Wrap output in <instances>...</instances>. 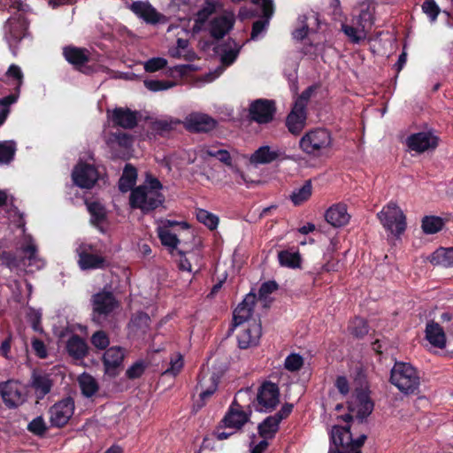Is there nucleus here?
<instances>
[{
	"instance_id": "obj_9",
	"label": "nucleus",
	"mask_w": 453,
	"mask_h": 453,
	"mask_svg": "<svg viewBox=\"0 0 453 453\" xmlns=\"http://www.w3.org/2000/svg\"><path fill=\"white\" fill-rule=\"evenodd\" d=\"M372 409L373 403L370 400L368 394L365 391H358L349 404V413L341 418L349 422L355 417L362 421L372 413Z\"/></svg>"
},
{
	"instance_id": "obj_59",
	"label": "nucleus",
	"mask_w": 453,
	"mask_h": 453,
	"mask_svg": "<svg viewBox=\"0 0 453 453\" xmlns=\"http://www.w3.org/2000/svg\"><path fill=\"white\" fill-rule=\"evenodd\" d=\"M144 372L142 363H135L127 370V376L129 379H136L142 376Z\"/></svg>"
},
{
	"instance_id": "obj_2",
	"label": "nucleus",
	"mask_w": 453,
	"mask_h": 453,
	"mask_svg": "<svg viewBox=\"0 0 453 453\" xmlns=\"http://www.w3.org/2000/svg\"><path fill=\"white\" fill-rule=\"evenodd\" d=\"M19 251L23 255L19 259L10 253L4 255V263L11 270L23 267L27 272L41 270L45 265V261L38 255L37 246L29 234H24Z\"/></svg>"
},
{
	"instance_id": "obj_41",
	"label": "nucleus",
	"mask_w": 453,
	"mask_h": 453,
	"mask_svg": "<svg viewBox=\"0 0 453 453\" xmlns=\"http://www.w3.org/2000/svg\"><path fill=\"white\" fill-rule=\"evenodd\" d=\"M342 30L354 43H358L366 38L365 26L363 24H359L357 27L342 24Z\"/></svg>"
},
{
	"instance_id": "obj_37",
	"label": "nucleus",
	"mask_w": 453,
	"mask_h": 453,
	"mask_svg": "<svg viewBox=\"0 0 453 453\" xmlns=\"http://www.w3.org/2000/svg\"><path fill=\"white\" fill-rule=\"evenodd\" d=\"M66 349L70 356L76 359H80L87 353V344L81 337L73 335L67 341Z\"/></svg>"
},
{
	"instance_id": "obj_11",
	"label": "nucleus",
	"mask_w": 453,
	"mask_h": 453,
	"mask_svg": "<svg viewBox=\"0 0 453 453\" xmlns=\"http://www.w3.org/2000/svg\"><path fill=\"white\" fill-rule=\"evenodd\" d=\"M279 388L272 382H265L259 388L257 395L256 409L258 411H271L279 403Z\"/></svg>"
},
{
	"instance_id": "obj_44",
	"label": "nucleus",
	"mask_w": 453,
	"mask_h": 453,
	"mask_svg": "<svg viewBox=\"0 0 453 453\" xmlns=\"http://www.w3.org/2000/svg\"><path fill=\"white\" fill-rule=\"evenodd\" d=\"M196 219L210 229L216 228L219 224V219L214 214L203 209H198L196 211Z\"/></svg>"
},
{
	"instance_id": "obj_24",
	"label": "nucleus",
	"mask_w": 453,
	"mask_h": 453,
	"mask_svg": "<svg viewBox=\"0 0 453 453\" xmlns=\"http://www.w3.org/2000/svg\"><path fill=\"white\" fill-rule=\"evenodd\" d=\"M425 338L434 348L443 349L446 347V334L442 326L437 322H427L425 330Z\"/></svg>"
},
{
	"instance_id": "obj_12",
	"label": "nucleus",
	"mask_w": 453,
	"mask_h": 453,
	"mask_svg": "<svg viewBox=\"0 0 453 453\" xmlns=\"http://www.w3.org/2000/svg\"><path fill=\"white\" fill-rule=\"evenodd\" d=\"M330 438L335 446L342 447V449L349 448L350 449H355L357 447H361L364 444L366 435L362 434L357 440H353L348 425L345 426L336 425L331 430Z\"/></svg>"
},
{
	"instance_id": "obj_58",
	"label": "nucleus",
	"mask_w": 453,
	"mask_h": 453,
	"mask_svg": "<svg viewBox=\"0 0 453 453\" xmlns=\"http://www.w3.org/2000/svg\"><path fill=\"white\" fill-rule=\"evenodd\" d=\"M150 319V317L143 312L138 313L132 319V326L133 327H141L142 331H145V328L149 327Z\"/></svg>"
},
{
	"instance_id": "obj_3",
	"label": "nucleus",
	"mask_w": 453,
	"mask_h": 453,
	"mask_svg": "<svg viewBox=\"0 0 453 453\" xmlns=\"http://www.w3.org/2000/svg\"><path fill=\"white\" fill-rule=\"evenodd\" d=\"M299 149L311 157H319L330 151L333 136L326 128L316 127L307 131L299 140Z\"/></svg>"
},
{
	"instance_id": "obj_8",
	"label": "nucleus",
	"mask_w": 453,
	"mask_h": 453,
	"mask_svg": "<svg viewBox=\"0 0 453 453\" xmlns=\"http://www.w3.org/2000/svg\"><path fill=\"white\" fill-rule=\"evenodd\" d=\"M76 253L79 257V266L82 270L97 269L104 266V257L98 253L96 247L91 243L84 242L79 243Z\"/></svg>"
},
{
	"instance_id": "obj_46",
	"label": "nucleus",
	"mask_w": 453,
	"mask_h": 453,
	"mask_svg": "<svg viewBox=\"0 0 453 453\" xmlns=\"http://www.w3.org/2000/svg\"><path fill=\"white\" fill-rule=\"evenodd\" d=\"M350 334L357 338L365 336L368 333V326L365 319L356 318L349 325Z\"/></svg>"
},
{
	"instance_id": "obj_64",
	"label": "nucleus",
	"mask_w": 453,
	"mask_h": 453,
	"mask_svg": "<svg viewBox=\"0 0 453 453\" xmlns=\"http://www.w3.org/2000/svg\"><path fill=\"white\" fill-rule=\"evenodd\" d=\"M335 387L337 388L339 392L343 395H346L349 391V382L347 379L343 376H340L336 379Z\"/></svg>"
},
{
	"instance_id": "obj_27",
	"label": "nucleus",
	"mask_w": 453,
	"mask_h": 453,
	"mask_svg": "<svg viewBox=\"0 0 453 453\" xmlns=\"http://www.w3.org/2000/svg\"><path fill=\"white\" fill-rule=\"evenodd\" d=\"M326 220L334 227H340L349 223L350 215L344 203L332 205L325 214Z\"/></svg>"
},
{
	"instance_id": "obj_35",
	"label": "nucleus",
	"mask_w": 453,
	"mask_h": 453,
	"mask_svg": "<svg viewBox=\"0 0 453 453\" xmlns=\"http://www.w3.org/2000/svg\"><path fill=\"white\" fill-rule=\"evenodd\" d=\"M309 20H312L314 24L318 25V15L315 12H311L307 15L299 16V27L296 28L292 33V36L295 40L301 41L307 36L309 32Z\"/></svg>"
},
{
	"instance_id": "obj_55",
	"label": "nucleus",
	"mask_w": 453,
	"mask_h": 453,
	"mask_svg": "<svg viewBox=\"0 0 453 453\" xmlns=\"http://www.w3.org/2000/svg\"><path fill=\"white\" fill-rule=\"evenodd\" d=\"M422 10L430 18L431 21H434L440 12V9L434 0H426L422 5Z\"/></svg>"
},
{
	"instance_id": "obj_16",
	"label": "nucleus",
	"mask_w": 453,
	"mask_h": 453,
	"mask_svg": "<svg viewBox=\"0 0 453 453\" xmlns=\"http://www.w3.org/2000/svg\"><path fill=\"white\" fill-rule=\"evenodd\" d=\"M98 172L89 164L79 163L73 169V182L82 188H91L98 180Z\"/></svg>"
},
{
	"instance_id": "obj_6",
	"label": "nucleus",
	"mask_w": 453,
	"mask_h": 453,
	"mask_svg": "<svg viewBox=\"0 0 453 453\" xmlns=\"http://www.w3.org/2000/svg\"><path fill=\"white\" fill-rule=\"evenodd\" d=\"M377 216L382 226L392 234L399 236L405 231L406 218L395 203H388Z\"/></svg>"
},
{
	"instance_id": "obj_31",
	"label": "nucleus",
	"mask_w": 453,
	"mask_h": 453,
	"mask_svg": "<svg viewBox=\"0 0 453 453\" xmlns=\"http://www.w3.org/2000/svg\"><path fill=\"white\" fill-rule=\"evenodd\" d=\"M32 388L35 389L38 398H43L50 392L53 385L51 374L46 372H34L31 381Z\"/></svg>"
},
{
	"instance_id": "obj_20",
	"label": "nucleus",
	"mask_w": 453,
	"mask_h": 453,
	"mask_svg": "<svg viewBox=\"0 0 453 453\" xmlns=\"http://www.w3.org/2000/svg\"><path fill=\"white\" fill-rule=\"evenodd\" d=\"M262 334L261 324L257 321L249 323L237 335L238 345L241 349L256 346Z\"/></svg>"
},
{
	"instance_id": "obj_21",
	"label": "nucleus",
	"mask_w": 453,
	"mask_h": 453,
	"mask_svg": "<svg viewBox=\"0 0 453 453\" xmlns=\"http://www.w3.org/2000/svg\"><path fill=\"white\" fill-rule=\"evenodd\" d=\"M234 19L233 12H224L222 15L212 19L209 28L211 36L216 39L223 38L232 29Z\"/></svg>"
},
{
	"instance_id": "obj_14",
	"label": "nucleus",
	"mask_w": 453,
	"mask_h": 453,
	"mask_svg": "<svg viewBox=\"0 0 453 453\" xmlns=\"http://www.w3.org/2000/svg\"><path fill=\"white\" fill-rule=\"evenodd\" d=\"M184 127L194 133H207L213 130L217 121L203 112H191L182 121Z\"/></svg>"
},
{
	"instance_id": "obj_36",
	"label": "nucleus",
	"mask_w": 453,
	"mask_h": 453,
	"mask_svg": "<svg viewBox=\"0 0 453 453\" xmlns=\"http://www.w3.org/2000/svg\"><path fill=\"white\" fill-rule=\"evenodd\" d=\"M279 263L281 266L288 268H299L301 265V256L297 250H286L278 254Z\"/></svg>"
},
{
	"instance_id": "obj_18",
	"label": "nucleus",
	"mask_w": 453,
	"mask_h": 453,
	"mask_svg": "<svg viewBox=\"0 0 453 453\" xmlns=\"http://www.w3.org/2000/svg\"><path fill=\"white\" fill-rule=\"evenodd\" d=\"M406 144L411 150L422 153L434 150L438 145V137L431 132H420L410 135Z\"/></svg>"
},
{
	"instance_id": "obj_32",
	"label": "nucleus",
	"mask_w": 453,
	"mask_h": 453,
	"mask_svg": "<svg viewBox=\"0 0 453 453\" xmlns=\"http://www.w3.org/2000/svg\"><path fill=\"white\" fill-rule=\"evenodd\" d=\"M63 53L65 59L80 70L88 62L90 57L88 50L73 46L64 48Z\"/></svg>"
},
{
	"instance_id": "obj_17",
	"label": "nucleus",
	"mask_w": 453,
	"mask_h": 453,
	"mask_svg": "<svg viewBox=\"0 0 453 453\" xmlns=\"http://www.w3.org/2000/svg\"><path fill=\"white\" fill-rule=\"evenodd\" d=\"M288 156L283 149L268 145L261 146L251 154L250 162L252 165H265L270 164L275 160L287 159Z\"/></svg>"
},
{
	"instance_id": "obj_62",
	"label": "nucleus",
	"mask_w": 453,
	"mask_h": 453,
	"mask_svg": "<svg viewBox=\"0 0 453 453\" xmlns=\"http://www.w3.org/2000/svg\"><path fill=\"white\" fill-rule=\"evenodd\" d=\"M7 74L9 76L15 78L18 81V86L16 90H19V87L22 83L23 79V73L19 66L16 65H12L7 71Z\"/></svg>"
},
{
	"instance_id": "obj_45",
	"label": "nucleus",
	"mask_w": 453,
	"mask_h": 453,
	"mask_svg": "<svg viewBox=\"0 0 453 453\" xmlns=\"http://www.w3.org/2000/svg\"><path fill=\"white\" fill-rule=\"evenodd\" d=\"M16 148L13 142H0V163L7 164L12 160Z\"/></svg>"
},
{
	"instance_id": "obj_51",
	"label": "nucleus",
	"mask_w": 453,
	"mask_h": 453,
	"mask_svg": "<svg viewBox=\"0 0 453 453\" xmlns=\"http://www.w3.org/2000/svg\"><path fill=\"white\" fill-rule=\"evenodd\" d=\"M167 60L164 58H152L147 60L143 66L146 72L154 73L165 67Z\"/></svg>"
},
{
	"instance_id": "obj_5",
	"label": "nucleus",
	"mask_w": 453,
	"mask_h": 453,
	"mask_svg": "<svg viewBox=\"0 0 453 453\" xmlns=\"http://www.w3.org/2000/svg\"><path fill=\"white\" fill-rule=\"evenodd\" d=\"M12 9L17 10L19 13L7 20L4 26V38L11 50L15 54L16 46L25 36L27 28V22L24 17V12L27 11V5L19 1H15Z\"/></svg>"
},
{
	"instance_id": "obj_49",
	"label": "nucleus",
	"mask_w": 453,
	"mask_h": 453,
	"mask_svg": "<svg viewBox=\"0 0 453 453\" xmlns=\"http://www.w3.org/2000/svg\"><path fill=\"white\" fill-rule=\"evenodd\" d=\"M87 206L93 222L100 223L104 219V208L99 203L92 202L88 203Z\"/></svg>"
},
{
	"instance_id": "obj_34",
	"label": "nucleus",
	"mask_w": 453,
	"mask_h": 453,
	"mask_svg": "<svg viewBox=\"0 0 453 453\" xmlns=\"http://www.w3.org/2000/svg\"><path fill=\"white\" fill-rule=\"evenodd\" d=\"M431 264L443 267H453V247L439 248L429 257Z\"/></svg>"
},
{
	"instance_id": "obj_15",
	"label": "nucleus",
	"mask_w": 453,
	"mask_h": 453,
	"mask_svg": "<svg viewBox=\"0 0 453 453\" xmlns=\"http://www.w3.org/2000/svg\"><path fill=\"white\" fill-rule=\"evenodd\" d=\"M252 4L260 7L263 12V19L254 22L251 31V39H259L266 31L271 18L274 12L273 0H251Z\"/></svg>"
},
{
	"instance_id": "obj_19",
	"label": "nucleus",
	"mask_w": 453,
	"mask_h": 453,
	"mask_svg": "<svg viewBox=\"0 0 453 453\" xmlns=\"http://www.w3.org/2000/svg\"><path fill=\"white\" fill-rule=\"evenodd\" d=\"M275 108L273 101L257 99L250 107L251 119L257 123H268L273 119Z\"/></svg>"
},
{
	"instance_id": "obj_63",
	"label": "nucleus",
	"mask_w": 453,
	"mask_h": 453,
	"mask_svg": "<svg viewBox=\"0 0 453 453\" xmlns=\"http://www.w3.org/2000/svg\"><path fill=\"white\" fill-rule=\"evenodd\" d=\"M32 348H33L34 351L35 352V354L40 358L46 357V356H47L46 347L41 340L34 339L32 341Z\"/></svg>"
},
{
	"instance_id": "obj_22",
	"label": "nucleus",
	"mask_w": 453,
	"mask_h": 453,
	"mask_svg": "<svg viewBox=\"0 0 453 453\" xmlns=\"http://www.w3.org/2000/svg\"><path fill=\"white\" fill-rule=\"evenodd\" d=\"M306 124V111L303 109V105L294 104V106L288 115L286 125L288 131L295 135L299 134L304 128Z\"/></svg>"
},
{
	"instance_id": "obj_43",
	"label": "nucleus",
	"mask_w": 453,
	"mask_h": 453,
	"mask_svg": "<svg viewBox=\"0 0 453 453\" xmlns=\"http://www.w3.org/2000/svg\"><path fill=\"white\" fill-rule=\"evenodd\" d=\"M444 223L441 218L436 216H426L422 219V229L427 234H433L439 232Z\"/></svg>"
},
{
	"instance_id": "obj_13",
	"label": "nucleus",
	"mask_w": 453,
	"mask_h": 453,
	"mask_svg": "<svg viewBox=\"0 0 453 453\" xmlns=\"http://www.w3.org/2000/svg\"><path fill=\"white\" fill-rule=\"evenodd\" d=\"M74 402L71 397L65 398L50 409V422L52 426H64L73 414Z\"/></svg>"
},
{
	"instance_id": "obj_52",
	"label": "nucleus",
	"mask_w": 453,
	"mask_h": 453,
	"mask_svg": "<svg viewBox=\"0 0 453 453\" xmlns=\"http://www.w3.org/2000/svg\"><path fill=\"white\" fill-rule=\"evenodd\" d=\"M303 365V357L298 354H290L285 359V368L290 372L298 371Z\"/></svg>"
},
{
	"instance_id": "obj_56",
	"label": "nucleus",
	"mask_w": 453,
	"mask_h": 453,
	"mask_svg": "<svg viewBox=\"0 0 453 453\" xmlns=\"http://www.w3.org/2000/svg\"><path fill=\"white\" fill-rule=\"evenodd\" d=\"M239 51L240 47L237 45H235L234 48L225 50L224 52L221 54V63L226 66L232 65L235 61L239 54Z\"/></svg>"
},
{
	"instance_id": "obj_61",
	"label": "nucleus",
	"mask_w": 453,
	"mask_h": 453,
	"mask_svg": "<svg viewBox=\"0 0 453 453\" xmlns=\"http://www.w3.org/2000/svg\"><path fill=\"white\" fill-rule=\"evenodd\" d=\"M9 214L12 222H13L18 227H21L23 230H25L26 222L23 214L20 213L16 208L11 210Z\"/></svg>"
},
{
	"instance_id": "obj_33",
	"label": "nucleus",
	"mask_w": 453,
	"mask_h": 453,
	"mask_svg": "<svg viewBox=\"0 0 453 453\" xmlns=\"http://www.w3.org/2000/svg\"><path fill=\"white\" fill-rule=\"evenodd\" d=\"M280 423V416L273 415L266 418L259 426L258 433L263 440L267 441L274 437L279 429Z\"/></svg>"
},
{
	"instance_id": "obj_40",
	"label": "nucleus",
	"mask_w": 453,
	"mask_h": 453,
	"mask_svg": "<svg viewBox=\"0 0 453 453\" xmlns=\"http://www.w3.org/2000/svg\"><path fill=\"white\" fill-rule=\"evenodd\" d=\"M158 238L161 243L170 249H176L180 243L178 234L173 232L172 229H168L165 226H157V228Z\"/></svg>"
},
{
	"instance_id": "obj_47",
	"label": "nucleus",
	"mask_w": 453,
	"mask_h": 453,
	"mask_svg": "<svg viewBox=\"0 0 453 453\" xmlns=\"http://www.w3.org/2000/svg\"><path fill=\"white\" fill-rule=\"evenodd\" d=\"M277 288L278 285L275 281H266L261 285L258 291V299L264 303V305L267 304L270 295Z\"/></svg>"
},
{
	"instance_id": "obj_39",
	"label": "nucleus",
	"mask_w": 453,
	"mask_h": 453,
	"mask_svg": "<svg viewBox=\"0 0 453 453\" xmlns=\"http://www.w3.org/2000/svg\"><path fill=\"white\" fill-rule=\"evenodd\" d=\"M78 382L82 394L85 396H92L98 390V384L96 379L88 373H82L78 378Z\"/></svg>"
},
{
	"instance_id": "obj_54",
	"label": "nucleus",
	"mask_w": 453,
	"mask_h": 453,
	"mask_svg": "<svg viewBox=\"0 0 453 453\" xmlns=\"http://www.w3.org/2000/svg\"><path fill=\"white\" fill-rule=\"evenodd\" d=\"M27 429L36 435H42L47 427L43 418L42 417H37L28 424Z\"/></svg>"
},
{
	"instance_id": "obj_57",
	"label": "nucleus",
	"mask_w": 453,
	"mask_h": 453,
	"mask_svg": "<svg viewBox=\"0 0 453 453\" xmlns=\"http://www.w3.org/2000/svg\"><path fill=\"white\" fill-rule=\"evenodd\" d=\"M183 367V360L180 355H177L174 358L170 361V367L165 371V374H171L175 376L178 374Z\"/></svg>"
},
{
	"instance_id": "obj_50",
	"label": "nucleus",
	"mask_w": 453,
	"mask_h": 453,
	"mask_svg": "<svg viewBox=\"0 0 453 453\" xmlns=\"http://www.w3.org/2000/svg\"><path fill=\"white\" fill-rule=\"evenodd\" d=\"M179 124H180V120L173 118H166L157 120L154 123V127L159 132H165L175 128Z\"/></svg>"
},
{
	"instance_id": "obj_25",
	"label": "nucleus",
	"mask_w": 453,
	"mask_h": 453,
	"mask_svg": "<svg viewBox=\"0 0 453 453\" xmlns=\"http://www.w3.org/2000/svg\"><path fill=\"white\" fill-rule=\"evenodd\" d=\"M256 302V295L248 294L243 301L234 311V326H238L248 321L252 315L253 307Z\"/></svg>"
},
{
	"instance_id": "obj_38",
	"label": "nucleus",
	"mask_w": 453,
	"mask_h": 453,
	"mask_svg": "<svg viewBox=\"0 0 453 453\" xmlns=\"http://www.w3.org/2000/svg\"><path fill=\"white\" fill-rule=\"evenodd\" d=\"M137 173L134 166L127 165L119 181V188L121 192H127L135 184Z\"/></svg>"
},
{
	"instance_id": "obj_28",
	"label": "nucleus",
	"mask_w": 453,
	"mask_h": 453,
	"mask_svg": "<svg viewBox=\"0 0 453 453\" xmlns=\"http://www.w3.org/2000/svg\"><path fill=\"white\" fill-rule=\"evenodd\" d=\"M130 10L147 23L155 24L159 21L160 14L148 2L135 1L130 5Z\"/></svg>"
},
{
	"instance_id": "obj_60",
	"label": "nucleus",
	"mask_w": 453,
	"mask_h": 453,
	"mask_svg": "<svg viewBox=\"0 0 453 453\" xmlns=\"http://www.w3.org/2000/svg\"><path fill=\"white\" fill-rule=\"evenodd\" d=\"M41 313L35 311H31L28 314L29 321L32 325V328L35 332L42 333V328L41 326Z\"/></svg>"
},
{
	"instance_id": "obj_23",
	"label": "nucleus",
	"mask_w": 453,
	"mask_h": 453,
	"mask_svg": "<svg viewBox=\"0 0 453 453\" xmlns=\"http://www.w3.org/2000/svg\"><path fill=\"white\" fill-rule=\"evenodd\" d=\"M250 411H244L235 402L232 403L223 422L226 427L240 429L250 418Z\"/></svg>"
},
{
	"instance_id": "obj_4",
	"label": "nucleus",
	"mask_w": 453,
	"mask_h": 453,
	"mask_svg": "<svg viewBox=\"0 0 453 453\" xmlns=\"http://www.w3.org/2000/svg\"><path fill=\"white\" fill-rule=\"evenodd\" d=\"M390 382L404 395H413L418 390L420 377L409 363L396 362L391 369Z\"/></svg>"
},
{
	"instance_id": "obj_42",
	"label": "nucleus",
	"mask_w": 453,
	"mask_h": 453,
	"mask_svg": "<svg viewBox=\"0 0 453 453\" xmlns=\"http://www.w3.org/2000/svg\"><path fill=\"white\" fill-rule=\"evenodd\" d=\"M311 180H307L302 187L295 189L292 192L290 196L291 201L295 205H299L310 198V196H311Z\"/></svg>"
},
{
	"instance_id": "obj_7",
	"label": "nucleus",
	"mask_w": 453,
	"mask_h": 453,
	"mask_svg": "<svg viewBox=\"0 0 453 453\" xmlns=\"http://www.w3.org/2000/svg\"><path fill=\"white\" fill-rule=\"evenodd\" d=\"M93 320L102 323L117 307L116 301L112 293L102 291L92 296Z\"/></svg>"
},
{
	"instance_id": "obj_10",
	"label": "nucleus",
	"mask_w": 453,
	"mask_h": 453,
	"mask_svg": "<svg viewBox=\"0 0 453 453\" xmlns=\"http://www.w3.org/2000/svg\"><path fill=\"white\" fill-rule=\"evenodd\" d=\"M0 394L4 403L9 408L21 405L27 396L25 387L16 380H8L0 384Z\"/></svg>"
},
{
	"instance_id": "obj_26",
	"label": "nucleus",
	"mask_w": 453,
	"mask_h": 453,
	"mask_svg": "<svg viewBox=\"0 0 453 453\" xmlns=\"http://www.w3.org/2000/svg\"><path fill=\"white\" fill-rule=\"evenodd\" d=\"M124 357L125 350L121 347L113 346L106 349L103 357L106 373L115 375V370L122 365Z\"/></svg>"
},
{
	"instance_id": "obj_48",
	"label": "nucleus",
	"mask_w": 453,
	"mask_h": 453,
	"mask_svg": "<svg viewBox=\"0 0 453 453\" xmlns=\"http://www.w3.org/2000/svg\"><path fill=\"white\" fill-rule=\"evenodd\" d=\"M91 343L96 349H104L110 344V340L105 332L99 330L92 334Z\"/></svg>"
},
{
	"instance_id": "obj_53",
	"label": "nucleus",
	"mask_w": 453,
	"mask_h": 453,
	"mask_svg": "<svg viewBox=\"0 0 453 453\" xmlns=\"http://www.w3.org/2000/svg\"><path fill=\"white\" fill-rule=\"evenodd\" d=\"M145 87L151 91L165 90L173 87L174 83L170 81H162L157 80H146L144 81Z\"/></svg>"
},
{
	"instance_id": "obj_29",
	"label": "nucleus",
	"mask_w": 453,
	"mask_h": 453,
	"mask_svg": "<svg viewBox=\"0 0 453 453\" xmlns=\"http://www.w3.org/2000/svg\"><path fill=\"white\" fill-rule=\"evenodd\" d=\"M111 121L115 126L130 129L137 124V113L127 108H116L111 115Z\"/></svg>"
},
{
	"instance_id": "obj_1",
	"label": "nucleus",
	"mask_w": 453,
	"mask_h": 453,
	"mask_svg": "<svg viewBox=\"0 0 453 453\" xmlns=\"http://www.w3.org/2000/svg\"><path fill=\"white\" fill-rule=\"evenodd\" d=\"M163 185L154 177H147L145 182L133 189L130 195V204L133 208L148 212L160 206L165 201L162 194Z\"/></svg>"
},
{
	"instance_id": "obj_30",
	"label": "nucleus",
	"mask_w": 453,
	"mask_h": 453,
	"mask_svg": "<svg viewBox=\"0 0 453 453\" xmlns=\"http://www.w3.org/2000/svg\"><path fill=\"white\" fill-rule=\"evenodd\" d=\"M219 378L214 372H206L199 377L197 389L200 390L199 396L205 401L211 396L218 388Z\"/></svg>"
}]
</instances>
